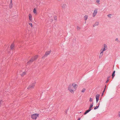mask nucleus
<instances>
[{
    "label": "nucleus",
    "mask_w": 120,
    "mask_h": 120,
    "mask_svg": "<svg viewBox=\"0 0 120 120\" xmlns=\"http://www.w3.org/2000/svg\"><path fill=\"white\" fill-rule=\"evenodd\" d=\"M118 39L117 38H116L115 40V41H118Z\"/></svg>",
    "instance_id": "obj_37"
},
{
    "label": "nucleus",
    "mask_w": 120,
    "mask_h": 120,
    "mask_svg": "<svg viewBox=\"0 0 120 120\" xmlns=\"http://www.w3.org/2000/svg\"><path fill=\"white\" fill-rule=\"evenodd\" d=\"M98 107L99 106H96L94 108V110H96V109H97Z\"/></svg>",
    "instance_id": "obj_24"
},
{
    "label": "nucleus",
    "mask_w": 120,
    "mask_h": 120,
    "mask_svg": "<svg viewBox=\"0 0 120 120\" xmlns=\"http://www.w3.org/2000/svg\"><path fill=\"white\" fill-rule=\"evenodd\" d=\"M118 116L120 117V112H119L118 113Z\"/></svg>",
    "instance_id": "obj_26"
},
{
    "label": "nucleus",
    "mask_w": 120,
    "mask_h": 120,
    "mask_svg": "<svg viewBox=\"0 0 120 120\" xmlns=\"http://www.w3.org/2000/svg\"><path fill=\"white\" fill-rule=\"evenodd\" d=\"M106 85H105V88H104V90H103V91L102 92V95L105 92V89H106Z\"/></svg>",
    "instance_id": "obj_17"
},
{
    "label": "nucleus",
    "mask_w": 120,
    "mask_h": 120,
    "mask_svg": "<svg viewBox=\"0 0 120 120\" xmlns=\"http://www.w3.org/2000/svg\"><path fill=\"white\" fill-rule=\"evenodd\" d=\"M110 76H108V78H107V79H109V78H110Z\"/></svg>",
    "instance_id": "obj_38"
},
{
    "label": "nucleus",
    "mask_w": 120,
    "mask_h": 120,
    "mask_svg": "<svg viewBox=\"0 0 120 120\" xmlns=\"http://www.w3.org/2000/svg\"><path fill=\"white\" fill-rule=\"evenodd\" d=\"M68 89L72 93H74V91L73 90V86L71 85H70L68 87Z\"/></svg>",
    "instance_id": "obj_3"
},
{
    "label": "nucleus",
    "mask_w": 120,
    "mask_h": 120,
    "mask_svg": "<svg viewBox=\"0 0 120 120\" xmlns=\"http://www.w3.org/2000/svg\"><path fill=\"white\" fill-rule=\"evenodd\" d=\"M100 95L99 94H97V95H96V102L97 103L98 102V101L99 99V96Z\"/></svg>",
    "instance_id": "obj_8"
},
{
    "label": "nucleus",
    "mask_w": 120,
    "mask_h": 120,
    "mask_svg": "<svg viewBox=\"0 0 120 120\" xmlns=\"http://www.w3.org/2000/svg\"><path fill=\"white\" fill-rule=\"evenodd\" d=\"M39 114L38 113H35L32 115L31 117L32 119H36L37 117H38Z\"/></svg>",
    "instance_id": "obj_4"
},
{
    "label": "nucleus",
    "mask_w": 120,
    "mask_h": 120,
    "mask_svg": "<svg viewBox=\"0 0 120 120\" xmlns=\"http://www.w3.org/2000/svg\"><path fill=\"white\" fill-rule=\"evenodd\" d=\"M38 57V56L36 55L34 57L32 58L29 61L27 62V64H29L30 63H31L32 62L36 60Z\"/></svg>",
    "instance_id": "obj_2"
},
{
    "label": "nucleus",
    "mask_w": 120,
    "mask_h": 120,
    "mask_svg": "<svg viewBox=\"0 0 120 120\" xmlns=\"http://www.w3.org/2000/svg\"><path fill=\"white\" fill-rule=\"evenodd\" d=\"M107 47V46L106 44H104V48H106Z\"/></svg>",
    "instance_id": "obj_23"
},
{
    "label": "nucleus",
    "mask_w": 120,
    "mask_h": 120,
    "mask_svg": "<svg viewBox=\"0 0 120 120\" xmlns=\"http://www.w3.org/2000/svg\"><path fill=\"white\" fill-rule=\"evenodd\" d=\"M86 90V89L85 88L83 89L81 91V92L82 93H84Z\"/></svg>",
    "instance_id": "obj_21"
},
{
    "label": "nucleus",
    "mask_w": 120,
    "mask_h": 120,
    "mask_svg": "<svg viewBox=\"0 0 120 120\" xmlns=\"http://www.w3.org/2000/svg\"><path fill=\"white\" fill-rule=\"evenodd\" d=\"M109 79H107V80L106 81V83H107L109 81Z\"/></svg>",
    "instance_id": "obj_31"
},
{
    "label": "nucleus",
    "mask_w": 120,
    "mask_h": 120,
    "mask_svg": "<svg viewBox=\"0 0 120 120\" xmlns=\"http://www.w3.org/2000/svg\"><path fill=\"white\" fill-rule=\"evenodd\" d=\"M54 19L55 20H56V16L54 17Z\"/></svg>",
    "instance_id": "obj_35"
},
{
    "label": "nucleus",
    "mask_w": 120,
    "mask_h": 120,
    "mask_svg": "<svg viewBox=\"0 0 120 120\" xmlns=\"http://www.w3.org/2000/svg\"><path fill=\"white\" fill-rule=\"evenodd\" d=\"M98 103H99V104H98V106H99V105H100V103H99V102Z\"/></svg>",
    "instance_id": "obj_42"
},
{
    "label": "nucleus",
    "mask_w": 120,
    "mask_h": 120,
    "mask_svg": "<svg viewBox=\"0 0 120 120\" xmlns=\"http://www.w3.org/2000/svg\"><path fill=\"white\" fill-rule=\"evenodd\" d=\"M77 30H79L80 28L78 26H77Z\"/></svg>",
    "instance_id": "obj_25"
},
{
    "label": "nucleus",
    "mask_w": 120,
    "mask_h": 120,
    "mask_svg": "<svg viewBox=\"0 0 120 120\" xmlns=\"http://www.w3.org/2000/svg\"><path fill=\"white\" fill-rule=\"evenodd\" d=\"M39 5H42V3L41 2H40L39 3Z\"/></svg>",
    "instance_id": "obj_27"
},
{
    "label": "nucleus",
    "mask_w": 120,
    "mask_h": 120,
    "mask_svg": "<svg viewBox=\"0 0 120 120\" xmlns=\"http://www.w3.org/2000/svg\"><path fill=\"white\" fill-rule=\"evenodd\" d=\"M51 50L50 51H47L45 53V55L42 57V59H44L45 57H47L48 55H49L51 52Z\"/></svg>",
    "instance_id": "obj_5"
},
{
    "label": "nucleus",
    "mask_w": 120,
    "mask_h": 120,
    "mask_svg": "<svg viewBox=\"0 0 120 120\" xmlns=\"http://www.w3.org/2000/svg\"><path fill=\"white\" fill-rule=\"evenodd\" d=\"M92 98H90V99L89 101L90 102H91L92 101Z\"/></svg>",
    "instance_id": "obj_29"
},
{
    "label": "nucleus",
    "mask_w": 120,
    "mask_h": 120,
    "mask_svg": "<svg viewBox=\"0 0 120 120\" xmlns=\"http://www.w3.org/2000/svg\"><path fill=\"white\" fill-rule=\"evenodd\" d=\"M99 0H97L96 1V2L97 3H98L99 2Z\"/></svg>",
    "instance_id": "obj_34"
},
{
    "label": "nucleus",
    "mask_w": 120,
    "mask_h": 120,
    "mask_svg": "<svg viewBox=\"0 0 120 120\" xmlns=\"http://www.w3.org/2000/svg\"><path fill=\"white\" fill-rule=\"evenodd\" d=\"M93 103L90 105L89 109H90V111L91 110V108L93 107Z\"/></svg>",
    "instance_id": "obj_18"
},
{
    "label": "nucleus",
    "mask_w": 120,
    "mask_h": 120,
    "mask_svg": "<svg viewBox=\"0 0 120 120\" xmlns=\"http://www.w3.org/2000/svg\"><path fill=\"white\" fill-rule=\"evenodd\" d=\"M12 7V2L11 0V2L10 4L9 7L10 8H11Z\"/></svg>",
    "instance_id": "obj_12"
},
{
    "label": "nucleus",
    "mask_w": 120,
    "mask_h": 120,
    "mask_svg": "<svg viewBox=\"0 0 120 120\" xmlns=\"http://www.w3.org/2000/svg\"><path fill=\"white\" fill-rule=\"evenodd\" d=\"M66 6V5L65 4H63L62 5V7L63 9H64Z\"/></svg>",
    "instance_id": "obj_11"
},
{
    "label": "nucleus",
    "mask_w": 120,
    "mask_h": 120,
    "mask_svg": "<svg viewBox=\"0 0 120 120\" xmlns=\"http://www.w3.org/2000/svg\"><path fill=\"white\" fill-rule=\"evenodd\" d=\"M80 118H79L78 119V120H80Z\"/></svg>",
    "instance_id": "obj_39"
},
{
    "label": "nucleus",
    "mask_w": 120,
    "mask_h": 120,
    "mask_svg": "<svg viewBox=\"0 0 120 120\" xmlns=\"http://www.w3.org/2000/svg\"><path fill=\"white\" fill-rule=\"evenodd\" d=\"M90 109H89L87 110H86L85 112L84 113V115H85L86 114H87V113L89 112H90Z\"/></svg>",
    "instance_id": "obj_9"
},
{
    "label": "nucleus",
    "mask_w": 120,
    "mask_h": 120,
    "mask_svg": "<svg viewBox=\"0 0 120 120\" xmlns=\"http://www.w3.org/2000/svg\"><path fill=\"white\" fill-rule=\"evenodd\" d=\"M117 41L119 42H120V41H119V40H118V41Z\"/></svg>",
    "instance_id": "obj_41"
},
{
    "label": "nucleus",
    "mask_w": 120,
    "mask_h": 120,
    "mask_svg": "<svg viewBox=\"0 0 120 120\" xmlns=\"http://www.w3.org/2000/svg\"><path fill=\"white\" fill-rule=\"evenodd\" d=\"M36 83L35 81H34L30 85L27 87V89L29 90H30L34 89Z\"/></svg>",
    "instance_id": "obj_1"
},
{
    "label": "nucleus",
    "mask_w": 120,
    "mask_h": 120,
    "mask_svg": "<svg viewBox=\"0 0 120 120\" xmlns=\"http://www.w3.org/2000/svg\"><path fill=\"white\" fill-rule=\"evenodd\" d=\"M101 52L100 53V55H101V54H103L102 53L104 51H103V50H102V49L101 50Z\"/></svg>",
    "instance_id": "obj_22"
},
{
    "label": "nucleus",
    "mask_w": 120,
    "mask_h": 120,
    "mask_svg": "<svg viewBox=\"0 0 120 120\" xmlns=\"http://www.w3.org/2000/svg\"><path fill=\"white\" fill-rule=\"evenodd\" d=\"M106 49H105V48H104L103 49H102V50H103V51H104L106 50Z\"/></svg>",
    "instance_id": "obj_33"
},
{
    "label": "nucleus",
    "mask_w": 120,
    "mask_h": 120,
    "mask_svg": "<svg viewBox=\"0 0 120 120\" xmlns=\"http://www.w3.org/2000/svg\"><path fill=\"white\" fill-rule=\"evenodd\" d=\"M26 74V73L25 72H23V73L22 74H21V75L22 76H23L24 75H25Z\"/></svg>",
    "instance_id": "obj_19"
},
{
    "label": "nucleus",
    "mask_w": 120,
    "mask_h": 120,
    "mask_svg": "<svg viewBox=\"0 0 120 120\" xmlns=\"http://www.w3.org/2000/svg\"><path fill=\"white\" fill-rule=\"evenodd\" d=\"M111 14H109V15H108V17H109V18H111V17H110V16H111Z\"/></svg>",
    "instance_id": "obj_28"
},
{
    "label": "nucleus",
    "mask_w": 120,
    "mask_h": 120,
    "mask_svg": "<svg viewBox=\"0 0 120 120\" xmlns=\"http://www.w3.org/2000/svg\"><path fill=\"white\" fill-rule=\"evenodd\" d=\"M72 86H73V90H75L78 86V85L74 83H73L72 84Z\"/></svg>",
    "instance_id": "obj_6"
},
{
    "label": "nucleus",
    "mask_w": 120,
    "mask_h": 120,
    "mask_svg": "<svg viewBox=\"0 0 120 120\" xmlns=\"http://www.w3.org/2000/svg\"><path fill=\"white\" fill-rule=\"evenodd\" d=\"M88 18V16L87 15H85L84 17V18L85 20H86Z\"/></svg>",
    "instance_id": "obj_16"
},
{
    "label": "nucleus",
    "mask_w": 120,
    "mask_h": 120,
    "mask_svg": "<svg viewBox=\"0 0 120 120\" xmlns=\"http://www.w3.org/2000/svg\"><path fill=\"white\" fill-rule=\"evenodd\" d=\"M99 22H96L93 25V27H95L97 26L99 24Z\"/></svg>",
    "instance_id": "obj_10"
},
{
    "label": "nucleus",
    "mask_w": 120,
    "mask_h": 120,
    "mask_svg": "<svg viewBox=\"0 0 120 120\" xmlns=\"http://www.w3.org/2000/svg\"><path fill=\"white\" fill-rule=\"evenodd\" d=\"M3 102V101H0V104H1Z\"/></svg>",
    "instance_id": "obj_36"
},
{
    "label": "nucleus",
    "mask_w": 120,
    "mask_h": 120,
    "mask_svg": "<svg viewBox=\"0 0 120 120\" xmlns=\"http://www.w3.org/2000/svg\"><path fill=\"white\" fill-rule=\"evenodd\" d=\"M67 111H67V110H66V113H67Z\"/></svg>",
    "instance_id": "obj_40"
},
{
    "label": "nucleus",
    "mask_w": 120,
    "mask_h": 120,
    "mask_svg": "<svg viewBox=\"0 0 120 120\" xmlns=\"http://www.w3.org/2000/svg\"><path fill=\"white\" fill-rule=\"evenodd\" d=\"M115 71H113V72L112 74V78H113L115 76Z\"/></svg>",
    "instance_id": "obj_14"
},
{
    "label": "nucleus",
    "mask_w": 120,
    "mask_h": 120,
    "mask_svg": "<svg viewBox=\"0 0 120 120\" xmlns=\"http://www.w3.org/2000/svg\"><path fill=\"white\" fill-rule=\"evenodd\" d=\"M36 10L35 8H34L33 10V12L34 13H36Z\"/></svg>",
    "instance_id": "obj_20"
},
{
    "label": "nucleus",
    "mask_w": 120,
    "mask_h": 120,
    "mask_svg": "<svg viewBox=\"0 0 120 120\" xmlns=\"http://www.w3.org/2000/svg\"><path fill=\"white\" fill-rule=\"evenodd\" d=\"M14 45L13 44H12L10 46V48L11 50H13V49Z\"/></svg>",
    "instance_id": "obj_15"
},
{
    "label": "nucleus",
    "mask_w": 120,
    "mask_h": 120,
    "mask_svg": "<svg viewBox=\"0 0 120 120\" xmlns=\"http://www.w3.org/2000/svg\"><path fill=\"white\" fill-rule=\"evenodd\" d=\"M102 55H103V54H101V55H100V56H99V58H101V57L102 56Z\"/></svg>",
    "instance_id": "obj_32"
},
{
    "label": "nucleus",
    "mask_w": 120,
    "mask_h": 120,
    "mask_svg": "<svg viewBox=\"0 0 120 120\" xmlns=\"http://www.w3.org/2000/svg\"><path fill=\"white\" fill-rule=\"evenodd\" d=\"M29 19L30 21H31L32 20V19L31 18L32 16L30 14H29Z\"/></svg>",
    "instance_id": "obj_13"
},
{
    "label": "nucleus",
    "mask_w": 120,
    "mask_h": 120,
    "mask_svg": "<svg viewBox=\"0 0 120 120\" xmlns=\"http://www.w3.org/2000/svg\"><path fill=\"white\" fill-rule=\"evenodd\" d=\"M29 24L30 25V26H31V27H33L32 25V23H29Z\"/></svg>",
    "instance_id": "obj_30"
},
{
    "label": "nucleus",
    "mask_w": 120,
    "mask_h": 120,
    "mask_svg": "<svg viewBox=\"0 0 120 120\" xmlns=\"http://www.w3.org/2000/svg\"><path fill=\"white\" fill-rule=\"evenodd\" d=\"M97 13V10H95L94 11V12L93 14V17H94L96 15Z\"/></svg>",
    "instance_id": "obj_7"
}]
</instances>
